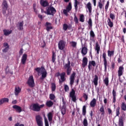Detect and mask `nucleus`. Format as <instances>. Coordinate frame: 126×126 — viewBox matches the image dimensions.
I'll use <instances>...</instances> for the list:
<instances>
[{
    "label": "nucleus",
    "mask_w": 126,
    "mask_h": 126,
    "mask_svg": "<svg viewBox=\"0 0 126 126\" xmlns=\"http://www.w3.org/2000/svg\"><path fill=\"white\" fill-rule=\"evenodd\" d=\"M34 69L37 72L38 75H41V77L40 78V80H44L47 77V71H46V69L43 66L37 67Z\"/></svg>",
    "instance_id": "obj_1"
},
{
    "label": "nucleus",
    "mask_w": 126,
    "mask_h": 126,
    "mask_svg": "<svg viewBox=\"0 0 126 126\" xmlns=\"http://www.w3.org/2000/svg\"><path fill=\"white\" fill-rule=\"evenodd\" d=\"M45 107V104L40 105L38 103H33L32 105H31L30 109H31L34 112H40L41 109H43Z\"/></svg>",
    "instance_id": "obj_2"
},
{
    "label": "nucleus",
    "mask_w": 126,
    "mask_h": 126,
    "mask_svg": "<svg viewBox=\"0 0 126 126\" xmlns=\"http://www.w3.org/2000/svg\"><path fill=\"white\" fill-rule=\"evenodd\" d=\"M44 13H46L47 15H52L54 16L57 12V10L53 6H49L46 8V11H43Z\"/></svg>",
    "instance_id": "obj_3"
},
{
    "label": "nucleus",
    "mask_w": 126,
    "mask_h": 126,
    "mask_svg": "<svg viewBox=\"0 0 126 126\" xmlns=\"http://www.w3.org/2000/svg\"><path fill=\"white\" fill-rule=\"evenodd\" d=\"M56 75L58 77H59V76L61 77V79H59L60 84H62L63 82H64V81H65V72H63L61 73L58 72L56 74Z\"/></svg>",
    "instance_id": "obj_4"
},
{
    "label": "nucleus",
    "mask_w": 126,
    "mask_h": 126,
    "mask_svg": "<svg viewBox=\"0 0 126 126\" xmlns=\"http://www.w3.org/2000/svg\"><path fill=\"white\" fill-rule=\"evenodd\" d=\"M64 67L65 68V69H66L67 75H70L72 68H71L70 66V61H69V60H68L67 63L65 64Z\"/></svg>",
    "instance_id": "obj_5"
},
{
    "label": "nucleus",
    "mask_w": 126,
    "mask_h": 126,
    "mask_svg": "<svg viewBox=\"0 0 126 126\" xmlns=\"http://www.w3.org/2000/svg\"><path fill=\"white\" fill-rule=\"evenodd\" d=\"M27 83L31 88H33V87L35 86V82H34V78H33V76L29 77Z\"/></svg>",
    "instance_id": "obj_6"
},
{
    "label": "nucleus",
    "mask_w": 126,
    "mask_h": 126,
    "mask_svg": "<svg viewBox=\"0 0 126 126\" xmlns=\"http://www.w3.org/2000/svg\"><path fill=\"white\" fill-rule=\"evenodd\" d=\"M35 120L37 126H43V118H42L40 115H36L35 116Z\"/></svg>",
    "instance_id": "obj_7"
},
{
    "label": "nucleus",
    "mask_w": 126,
    "mask_h": 126,
    "mask_svg": "<svg viewBox=\"0 0 126 126\" xmlns=\"http://www.w3.org/2000/svg\"><path fill=\"white\" fill-rule=\"evenodd\" d=\"M102 59L105 70H107V66H108V61H107V54L103 52L102 54Z\"/></svg>",
    "instance_id": "obj_8"
},
{
    "label": "nucleus",
    "mask_w": 126,
    "mask_h": 126,
    "mask_svg": "<svg viewBox=\"0 0 126 126\" xmlns=\"http://www.w3.org/2000/svg\"><path fill=\"white\" fill-rule=\"evenodd\" d=\"M69 97L72 98V100L74 103H76V95H75V91L72 89L69 93Z\"/></svg>",
    "instance_id": "obj_9"
},
{
    "label": "nucleus",
    "mask_w": 126,
    "mask_h": 126,
    "mask_svg": "<svg viewBox=\"0 0 126 126\" xmlns=\"http://www.w3.org/2000/svg\"><path fill=\"white\" fill-rule=\"evenodd\" d=\"M65 44H66V42H65L64 40H60L58 43V48L61 51L64 50V48H65Z\"/></svg>",
    "instance_id": "obj_10"
},
{
    "label": "nucleus",
    "mask_w": 126,
    "mask_h": 126,
    "mask_svg": "<svg viewBox=\"0 0 126 126\" xmlns=\"http://www.w3.org/2000/svg\"><path fill=\"white\" fill-rule=\"evenodd\" d=\"M126 120V114L123 113L119 119V126H124V121Z\"/></svg>",
    "instance_id": "obj_11"
},
{
    "label": "nucleus",
    "mask_w": 126,
    "mask_h": 126,
    "mask_svg": "<svg viewBox=\"0 0 126 126\" xmlns=\"http://www.w3.org/2000/svg\"><path fill=\"white\" fill-rule=\"evenodd\" d=\"M75 75H76V73L75 72H73L70 77V85L71 86H72L73 85V83H74Z\"/></svg>",
    "instance_id": "obj_12"
},
{
    "label": "nucleus",
    "mask_w": 126,
    "mask_h": 126,
    "mask_svg": "<svg viewBox=\"0 0 126 126\" xmlns=\"http://www.w3.org/2000/svg\"><path fill=\"white\" fill-rule=\"evenodd\" d=\"M88 52V49H87V47H86V44L85 43L84 44V47H82V50H81V54L83 55V56H85L87 54V53Z\"/></svg>",
    "instance_id": "obj_13"
},
{
    "label": "nucleus",
    "mask_w": 126,
    "mask_h": 126,
    "mask_svg": "<svg viewBox=\"0 0 126 126\" xmlns=\"http://www.w3.org/2000/svg\"><path fill=\"white\" fill-rule=\"evenodd\" d=\"M92 66L94 67L96 66V62L94 61H92L89 62L88 68L89 71L92 69Z\"/></svg>",
    "instance_id": "obj_14"
},
{
    "label": "nucleus",
    "mask_w": 126,
    "mask_h": 126,
    "mask_svg": "<svg viewBox=\"0 0 126 126\" xmlns=\"http://www.w3.org/2000/svg\"><path fill=\"white\" fill-rule=\"evenodd\" d=\"M45 26L46 27V31L47 32H49L50 30L53 29V27L52 26V24L51 23L47 22Z\"/></svg>",
    "instance_id": "obj_15"
},
{
    "label": "nucleus",
    "mask_w": 126,
    "mask_h": 126,
    "mask_svg": "<svg viewBox=\"0 0 126 126\" xmlns=\"http://www.w3.org/2000/svg\"><path fill=\"white\" fill-rule=\"evenodd\" d=\"M88 63V59L86 57H84L82 61V66L84 68Z\"/></svg>",
    "instance_id": "obj_16"
},
{
    "label": "nucleus",
    "mask_w": 126,
    "mask_h": 126,
    "mask_svg": "<svg viewBox=\"0 0 126 126\" xmlns=\"http://www.w3.org/2000/svg\"><path fill=\"white\" fill-rule=\"evenodd\" d=\"M13 109H14L18 113H21L22 109L21 107L17 105H14L12 106Z\"/></svg>",
    "instance_id": "obj_17"
},
{
    "label": "nucleus",
    "mask_w": 126,
    "mask_h": 126,
    "mask_svg": "<svg viewBox=\"0 0 126 126\" xmlns=\"http://www.w3.org/2000/svg\"><path fill=\"white\" fill-rule=\"evenodd\" d=\"M96 104H97V100H96V98H94L90 102V107L91 108H94V107L96 106Z\"/></svg>",
    "instance_id": "obj_18"
},
{
    "label": "nucleus",
    "mask_w": 126,
    "mask_h": 126,
    "mask_svg": "<svg viewBox=\"0 0 126 126\" xmlns=\"http://www.w3.org/2000/svg\"><path fill=\"white\" fill-rule=\"evenodd\" d=\"M119 77H121L124 74V67L120 66L118 71Z\"/></svg>",
    "instance_id": "obj_19"
},
{
    "label": "nucleus",
    "mask_w": 126,
    "mask_h": 126,
    "mask_svg": "<svg viewBox=\"0 0 126 126\" xmlns=\"http://www.w3.org/2000/svg\"><path fill=\"white\" fill-rule=\"evenodd\" d=\"M26 61H27V54H23L21 59V63L22 64H25V63H26Z\"/></svg>",
    "instance_id": "obj_20"
},
{
    "label": "nucleus",
    "mask_w": 126,
    "mask_h": 126,
    "mask_svg": "<svg viewBox=\"0 0 126 126\" xmlns=\"http://www.w3.org/2000/svg\"><path fill=\"white\" fill-rule=\"evenodd\" d=\"M45 105L46 107L51 108L54 106V102L52 101V100H47L45 103Z\"/></svg>",
    "instance_id": "obj_21"
},
{
    "label": "nucleus",
    "mask_w": 126,
    "mask_h": 126,
    "mask_svg": "<svg viewBox=\"0 0 126 126\" xmlns=\"http://www.w3.org/2000/svg\"><path fill=\"white\" fill-rule=\"evenodd\" d=\"M40 3L42 6L43 7H46V6H49V2L47 1V0H42L40 1Z\"/></svg>",
    "instance_id": "obj_22"
},
{
    "label": "nucleus",
    "mask_w": 126,
    "mask_h": 126,
    "mask_svg": "<svg viewBox=\"0 0 126 126\" xmlns=\"http://www.w3.org/2000/svg\"><path fill=\"white\" fill-rule=\"evenodd\" d=\"M98 80H99L98 76L97 75H95L93 81L94 84L95 86H97L98 85Z\"/></svg>",
    "instance_id": "obj_23"
},
{
    "label": "nucleus",
    "mask_w": 126,
    "mask_h": 126,
    "mask_svg": "<svg viewBox=\"0 0 126 126\" xmlns=\"http://www.w3.org/2000/svg\"><path fill=\"white\" fill-rule=\"evenodd\" d=\"M99 111L101 114V116H102V117H104L105 112V108H104V105L101 106V107L99 109Z\"/></svg>",
    "instance_id": "obj_24"
},
{
    "label": "nucleus",
    "mask_w": 126,
    "mask_h": 126,
    "mask_svg": "<svg viewBox=\"0 0 126 126\" xmlns=\"http://www.w3.org/2000/svg\"><path fill=\"white\" fill-rule=\"evenodd\" d=\"M86 6L89 10V13H92V5L91 4V2H89L87 4Z\"/></svg>",
    "instance_id": "obj_25"
},
{
    "label": "nucleus",
    "mask_w": 126,
    "mask_h": 126,
    "mask_svg": "<svg viewBox=\"0 0 126 126\" xmlns=\"http://www.w3.org/2000/svg\"><path fill=\"white\" fill-rule=\"evenodd\" d=\"M112 94L113 97V103H116V102H117L116 97V96H117V93L116 92V91H115V88H114V89L113 90Z\"/></svg>",
    "instance_id": "obj_26"
},
{
    "label": "nucleus",
    "mask_w": 126,
    "mask_h": 126,
    "mask_svg": "<svg viewBox=\"0 0 126 126\" xmlns=\"http://www.w3.org/2000/svg\"><path fill=\"white\" fill-rule=\"evenodd\" d=\"M21 92V89L19 87H15V95L17 96Z\"/></svg>",
    "instance_id": "obj_27"
},
{
    "label": "nucleus",
    "mask_w": 126,
    "mask_h": 126,
    "mask_svg": "<svg viewBox=\"0 0 126 126\" xmlns=\"http://www.w3.org/2000/svg\"><path fill=\"white\" fill-rule=\"evenodd\" d=\"M107 55L109 58H112L115 55V51L114 50L111 51L109 50L107 51Z\"/></svg>",
    "instance_id": "obj_28"
},
{
    "label": "nucleus",
    "mask_w": 126,
    "mask_h": 126,
    "mask_svg": "<svg viewBox=\"0 0 126 126\" xmlns=\"http://www.w3.org/2000/svg\"><path fill=\"white\" fill-rule=\"evenodd\" d=\"M95 51H96L97 55H99V53H100V45H99V43H98V42H96L95 43Z\"/></svg>",
    "instance_id": "obj_29"
},
{
    "label": "nucleus",
    "mask_w": 126,
    "mask_h": 126,
    "mask_svg": "<svg viewBox=\"0 0 126 126\" xmlns=\"http://www.w3.org/2000/svg\"><path fill=\"white\" fill-rule=\"evenodd\" d=\"M47 117L49 122L50 123L53 121V113L52 112H49L47 115Z\"/></svg>",
    "instance_id": "obj_30"
},
{
    "label": "nucleus",
    "mask_w": 126,
    "mask_h": 126,
    "mask_svg": "<svg viewBox=\"0 0 126 126\" xmlns=\"http://www.w3.org/2000/svg\"><path fill=\"white\" fill-rule=\"evenodd\" d=\"M57 55H56V52L55 51H52V63H55L56 62V58Z\"/></svg>",
    "instance_id": "obj_31"
},
{
    "label": "nucleus",
    "mask_w": 126,
    "mask_h": 126,
    "mask_svg": "<svg viewBox=\"0 0 126 126\" xmlns=\"http://www.w3.org/2000/svg\"><path fill=\"white\" fill-rule=\"evenodd\" d=\"M65 113H66V107L63 105L61 108V114L64 116Z\"/></svg>",
    "instance_id": "obj_32"
},
{
    "label": "nucleus",
    "mask_w": 126,
    "mask_h": 126,
    "mask_svg": "<svg viewBox=\"0 0 126 126\" xmlns=\"http://www.w3.org/2000/svg\"><path fill=\"white\" fill-rule=\"evenodd\" d=\"M3 31L5 36H8V35H9V34H11V32H12V31L8 30H4Z\"/></svg>",
    "instance_id": "obj_33"
},
{
    "label": "nucleus",
    "mask_w": 126,
    "mask_h": 126,
    "mask_svg": "<svg viewBox=\"0 0 126 126\" xmlns=\"http://www.w3.org/2000/svg\"><path fill=\"white\" fill-rule=\"evenodd\" d=\"M57 89V86H56V83H51V90L52 92L56 91V89Z\"/></svg>",
    "instance_id": "obj_34"
},
{
    "label": "nucleus",
    "mask_w": 126,
    "mask_h": 126,
    "mask_svg": "<svg viewBox=\"0 0 126 126\" xmlns=\"http://www.w3.org/2000/svg\"><path fill=\"white\" fill-rule=\"evenodd\" d=\"M75 2L74 4V6L75 7V9L76 10V11H77V9H78V4H79V2H78V1H77V0H74Z\"/></svg>",
    "instance_id": "obj_35"
},
{
    "label": "nucleus",
    "mask_w": 126,
    "mask_h": 126,
    "mask_svg": "<svg viewBox=\"0 0 126 126\" xmlns=\"http://www.w3.org/2000/svg\"><path fill=\"white\" fill-rule=\"evenodd\" d=\"M97 7H99V9H100V10H101L102 8H103L104 7V5L103 4V3H102V1H99L98 2Z\"/></svg>",
    "instance_id": "obj_36"
},
{
    "label": "nucleus",
    "mask_w": 126,
    "mask_h": 126,
    "mask_svg": "<svg viewBox=\"0 0 126 126\" xmlns=\"http://www.w3.org/2000/svg\"><path fill=\"white\" fill-rule=\"evenodd\" d=\"M103 83H104L106 86H108L109 85V77H105V78L103 80Z\"/></svg>",
    "instance_id": "obj_37"
},
{
    "label": "nucleus",
    "mask_w": 126,
    "mask_h": 126,
    "mask_svg": "<svg viewBox=\"0 0 126 126\" xmlns=\"http://www.w3.org/2000/svg\"><path fill=\"white\" fill-rule=\"evenodd\" d=\"M107 22H108V26L111 28H112V27L114 26V23H113V22H112V21H111V19L108 18L107 20Z\"/></svg>",
    "instance_id": "obj_38"
},
{
    "label": "nucleus",
    "mask_w": 126,
    "mask_h": 126,
    "mask_svg": "<svg viewBox=\"0 0 126 126\" xmlns=\"http://www.w3.org/2000/svg\"><path fill=\"white\" fill-rule=\"evenodd\" d=\"M69 44L71 45L72 48H76V45H77V42L75 41H70Z\"/></svg>",
    "instance_id": "obj_39"
},
{
    "label": "nucleus",
    "mask_w": 126,
    "mask_h": 126,
    "mask_svg": "<svg viewBox=\"0 0 126 126\" xmlns=\"http://www.w3.org/2000/svg\"><path fill=\"white\" fill-rule=\"evenodd\" d=\"M72 8V6L71 5V2H69L68 5L66 7V9L68 10V11H70Z\"/></svg>",
    "instance_id": "obj_40"
},
{
    "label": "nucleus",
    "mask_w": 126,
    "mask_h": 126,
    "mask_svg": "<svg viewBox=\"0 0 126 126\" xmlns=\"http://www.w3.org/2000/svg\"><path fill=\"white\" fill-rule=\"evenodd\" d=\"M121 109L122 111H126V102H122L121 104Z\"/></svg>",
    "instance_id": "obj_41"
},
{
    "label": "nucleus",
    "mask_w": 126,
    "mask_h": 126,
    "mask_svg": "<svg viewBox=\"0 0 126 126\" xmlns=\"http://www.w3.org/2000/svg\"><path fill=\"white\" fill-rule=\"evenodd\" d=\"M24 25V23H23V21L22 22H20L19 24V30L22 31L23 30V25Z\"/></svg>",
    "instance_id": "obj_42"
},
{
    "label": "nucleus",
    "mask_w": 126,
    "mask_h": 126,
    "mask_svg": "<svg viewBox=\"0 0 126 126\" xmlns=\"http://www.w3.org/2000/svg\"><path fill=\"white\" fill-rule=\"evenodd\" d=\"M88 23L89 24V29H91V28H92V26H93L92 19L91 18H90L89 19Z\"/></svg>",
    "instance_id": "obj_43"
},
{
    "label": "nucleus",
    "mask_w": 126,
    "mask_h": 126,
    "mask_svg": "<svg viewBox=\"0 0 126 126\" xmlns=\"http://www.w3.org/2000/svg\"><path fill=\"white\" fill-rule=\"evenodd\" d=\"M74 22H75V24L76 25L79 23L78 18H77V16H76V14H74Z\"/></svg>",
    "instance_id": "obj_44"
},
{
    "label": "nucleus",
    "mask_w": 126,
    "mask_h": 126,
    "mask_svg": "<svg viewBox=\"0 0 126 126\" xmlns=\"http://www.w3.org/2000/svg\"><path fill=\"white\" fill-rule=\"evenodd\" d=\"M85 21V17H84V15L81 14L80 16V18H79V21L80 22H84Z\"/></svg>",
    "instance_id": "obj_45"
},
{
    "label": "nucleus",
    "mask_w": 126,
    "mask_h": 126,
    "mask_svg": "<svg viewBox=\"0 0 126 126\" xmlns=\"http://www.w3.org/2000/svg\"><path fill=\"white\" fill-rule=\"evenodd\" d=\"M82 114L84 116H86V106L84 105L83 106V108H82Z\"/></svg>",
    "instance_id": "obj_46"
},
{
    "label": "nucleus",
    "mask_w": 126,
    "mask_h": 126,
    "mask_svg": "<svg viewBox=\"0 0 126 126\" xmlns=\"http://www.w3.org/2000/svg\"><path fill=\"white\" fill-rule=\"evenodd\" d=\"M83 124L84 126H88V122L87 121V118H86V117L84 119Z\"/></svg>",
    "instance_id": "obj_47"
},
{
    "label": "nucleus",
    "mask_w": 126,
    "mask_h": 126,
    "mask_svg": "<svg viewBox=\"0 0 126 126\" xmlns=\"http://www.w3.org/2000/svg\"><path fill=\"white\" fill-rule=\"evenodd\" d=\"M121 108L118 106L116 109V117H120V109Z\"/></svg>",
    "instance_id": "obj_48"
},
{
    "label": "nucleus",
    "mask_w": 126,
    "mask_h": 126,
    "mask_svg": "<svg viewBox=\"0 0 126 126\" xmlns=\"http://www.w3.org/2000/svg\"><path fill=\"white\" fill-rule=\"evenodd\" d=\"M2 5H3V7L4 8H6V9H7V2H6V1L4 0L2 2Z\"/></svg>",
    "instance_id": "obj_49"
},
{
    "label": "nucleus",
    "mask_w": 126,
    "mask_h": 126,
    "mask_svg": "<svg viewBox=\"0 0 126 126\" xmlns=\"http://www.w3.org/2000/svg\"><path fill=\"white\" fill-rule=\"evenodd\" d=\"M90 35L91 38H95V33L93 31H91L90 32Z\"/></svg>",
    "instance_id": "obj_50"
},
{
    "label": "nucleus",
    "mask_w": 126,
    "mask_h": 126,
    "mask_svg": "<svg viewBox=\"0 0 126 126\" xmlns=\"http://www.w3.org/2000/svg\"><path fill=\"white\" fill-rule=\"evenodd\" d=\"M55 98H56V96L55 95V94H50L49 99H50V100H55Z\"/></svg>",
    "instance_id": "obj_51"
},
{
    "label": "nucleus",
    "mask_w": 126,
    "mask_h": 126,
    "mask_svg": "<svg viewBox=\"0 0 126 126\" xmlns=\"http://www.w3.org/2000/svg\"><path fill=\"white\" fill-rule=\"evenodd\" d=\"M68 28V25H67V24H64L63 25V30H64V31H66V30H67Z\"/></svg>",
    "instance_id": "obj_52"
},
{
    "label": "nucleus",
    "mask_w": 126,
    "mask_h": 126,
    "mask_svg": "<svg viewBox=\"0 0 126 126\" xmlns=\"http://www.w3.org/2000/svg\"><path fill=\"white\" fill-rule=\"evenodd\" d=\"M64 89L65 92H67V91H69V87L67 85H64Z\"/></svg>",
    "instance_id": "obj_53"
},
{
    "label": "nucleus",
    "mask_w": 126,
    "mask_h": 126,
    "mask_svg": "<svg viewBox=\"0 0 126 126\" xmlns=\"http://www.w3.org/2000/svg\"><path fill=\"white\" fill-rule=\"evenodd\" d=\"M8 50H9V46L5 47L4 49H2V51L3 53H6Z\"/></svg>",
    "instance_id": "obj_54"
},
{
    "label": "nucleus",
    "mask_w": 126,
    "mask_h": 126,
    "mask_svg": "<svg viewBox=\"0 0 126 126\" xmlns=\"http://www.w3.org/2000/svg\"><path fill=\"white\" fill-rule=\"evenodd\" d=\"M83 97L85 99V101H87V100H88V95L87 94H84Z\"/></svg>",
    "instance_id": "obj_55"
},
{
    "label": "nucleus",
    "mask_w": 126,
    "mask_h": 126,
    "mask_svg": "<svg viewBox=\"0 0 126 126\" xmlns=\"http://www.w3.org/2000/svg\"><path fill=\"white\" fill-rule=\"evenodd\" d=\"M68 12H69V11H68V10H67V9H66L63 10V14H64V15H65L66 16H67V15H68Z\"/></svg>",
    "instance_id": "obj_56"
},
{
    "label": "nucleus",
    "mask_w": 126,
    "mask_h": 126,
    "mask_svg": "<svg viewBox=\"0 0 126 126\" xmlns=\"http://www.w3.org/2000/svg\"><path fill=\"white\" fill-rule=\"evenodd\" d=\"M109 3H110V2L109 1H107L106 4L105 5V8L106 11L108 10V8H109Z\"/></svg>",
    "instance_id": "obj_57"
},
{
    "label": "nucleus",
    "mask_w": 126,
    "mask_h": 126,
    "mask_svg": "<svg viewBox=\"0 0 126 126\" xmlns=\"http://www.w3.org/2000/svg\"><path fill=\"white\" fill-rule=\"evenodd\" d=\"M44 123L45 126H49V122L48 121V119L47 118H45Z\"/></svg>",
    "instance_id": "obj_58"
},
{
    "label": "nucleus",
    "mask_w": 126,
    "mask_h": 126,
    "mask_svg": "<svg viewBox=\"0 0 126 126\" xmlns=\"http://www.w3.org/2000/svg\"><path fill=\"white\" fill-rule=\"evenodd\" d=\"M4 103H8L9 99L8 98H2Z\"/></svg>",
    "instance_id": "obj_59"
},
{
    "label": "nucleus",
    "mask_w": 126,
    "mask_h": 126,
    "mask_svg": "<svg viewBox=\"0 0 126 126\" xmlns=\"http://www.w3.org/2000/svg\"><path fill=\"white\" fill-rule=\"evenodd\" d=\"M107 111H108V113L109 115H112L113 112H112V109H111V108H107Z\"/></svg>",
    "instance_id": "obj_60"
},
{
    "label": "nucleus",
    "mask_w": 126,
    "mask_h": 126,
    "mask_svg": "<svg viewBox=\"0 0 126 126\" xmlns=\"http://www.w3.org/2000/svg\"><path fill=\"white\" fill-rule=\"evenodd\" d=\"M110 18L112 20H114L115 19V15L112 13H110Z\"/></svg>",
    "instance_id": "obj_61"
},
{
    "label": "nucleus",
    "mask_w": 126,
    "mask_h": 126,
    "mask_svg": "<svg viewBox=\"0 0 126 126\" xmlns=\"http://www.w3.org/2000/svg\"><path fill=\"white\" fill-rule=\"evenodd\" d=\"M19 54L20 55V56H22V54H23V48H21L19 52Z\"/></svg>",
    "instance_id": "obj_62"
},
{
    "label": "nucleus",
    "mask_w": 126,
    "mask_h": 126,
    "mask_svg": "<svg viewBox=\"0 0 126 126\" xmlns=\"http://www.w3.org/2000/svg\"><path fill=\"white\" fill-rule=\"evenodd\" d=\"M3 47L6 48V47H9V45H8V43L5 42L3 43Z\"/></svg>",
    "instance_id": "obj_63"
},
{
    "label": "nucleus",
    "mask_w": 126,
    "mask_h": 126,
    "mask_svg": "<svg viewBox=\"0 0 126 126\" xmlns=\"http://www.w3.org/2000/svg\"><path fill=\"white\" fill-rule=\"evenodd\" d=\"M111 67H112V69H115V63L112 62L111 63Z\"/></svg>",
    "instance_id": "obj_64"
}]
</instances>
